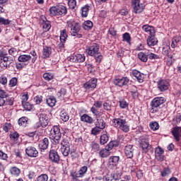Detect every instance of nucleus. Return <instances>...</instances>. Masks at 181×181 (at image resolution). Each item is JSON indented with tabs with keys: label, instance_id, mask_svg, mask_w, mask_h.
<instances>
[{
	"label": "nucleus",
	"instance_id": "42",
	"mask_svg": "<svg viewBox=\"0 0 181 181\" xmlns=\"http://www.w3.org/2000/svg\"><path fill=\"white\" fill-rule=\"evenodd\" d=\"M68 5L72 11L77 9V1H76V0H69Z\"/></svg>",
	"mask_w": 181,
	"mask_h": 181
},
{
	"label": "nucleus",
	"instance_id": "52",
	"mask_svg": "<svg viewBox=\"0 0 181 181\" xmlns=\"http://www.w3.org/2000/svg\"><path fill=\"white\" fill-rule=\"evenodd\" d=\"M119 107L122 110H125V108H128V105H129V103L127 102L125 100H122L119 101Z\"/></svg>",
	"mask_w": 181,
	"mask_h": 181
},
{
	"label": "nucleus",
	"instance_id": "23",
	"mask_svg": "<svg viewBox=\"0 0 181 181\" xmlns=\"http://www.w3.org/2000/svg\"><path fill=\"white\" fill-rule=\"evenodd\" d=\"M143 30L146 33H149V36H154L155 35V28L153 26H151L149 25H144L142 26Z\"/></svg>",
	"mask_w": 181,
	"mask_h": 181
},
{
	"label": "nucleus",
	"instance_id": "36",
	"mask_svg": "<svg viewBox=\"0 0 181 181\" xmlns=\"http://www.w3.org/2000/svg\"><path fill=\"white\" fill-rule=\"evenodd\" d=\"M60 42H66L67 40V37H69V35H67V30H62L60 32Z\"/></svg>",
	"mask_w": 181,
	"mask_h": 181
},
{
	"label": "nucleus",
	"instance_id": "50",
	"mask_svg": "<svg viewBox=\"0 0 181 181\" xmlns=\"http://www.w3.org/2000/svg\"><path fill=\"white\" fill-rule=\"evenodd\" d=\"M13 103H15V98L13 97H6L5 100L6 105H13Z\"/></svg>",
	"mask_w": 181,
	"mask_h": 181
},
{
	"label": "nucleus",
	"instance_id": "55",
	"mask_svg": "<svg viewBox=\"0 0 181 181\" xmlns=\"http://www.w3.org/2000/svg\"><path fill=\"white\" fill-rule=\"evenodd\" d=\"M108 142V135L103 134L100 136V144L101 145H105Z\"/></svg>",
	"mask_w": 181,
	"mask_h": 181
},
{
	"label": "nucleus",
	"instance_id": "24",
	"mask_svg": "<svg viewBox=\"0 0 181 181\" xmlns=\"http://www.w3.org/2000/svg\"><path fill=\"white\" fill-rule=\"evenodd\" d=\"M52 54V47L45 46L43 47L42 49V56L45 59H47L48 57H50V55Z\"/></svg>",
	"mask_w": 181,
	"mask_h": 181
},
{
	"label": "nucleus",
	"instance_id": "4",
	"mask_svg": "<svg viewBox=\"0 0 181 181\" xmlns=\"http://www.w3.org/2000/svg\"><path fill=\"white\" fill-rule=\"evenodd\" d=\"M113 125L117 129H121L123 132H129V124L127 120L121 118L113 119L112 120Z\"/></svg>",
	"mask_w": 181,
	"mask_h": 181
},
{
	"label": "nucleus",
	"instance_id": "64",
	"mask_svg": "<svg viewBox=\"0 0 181 181\" xmlns=\"http://www.w3.org/2000/svg\"><path fill=\"white\" fill-rule=\"evenodd\" d=\"M18 84V78H12L9 81V86L10 87H15Z\"/></svg>",
	"mask_w": 181,
	"mask_h": 181
},
{
	"label": "nucleus",
	"instance_id": "63",
	"mask_svg": "<svg viewBox=\"0 0 181 181\" xmlns=\"http://www.w3.org/2000/svg\"><path fill=\"white\" fill-rule=\"evenodd\" d=\"M101 132V128L96 126L95 127L93 128L91 130V133L93 135H98Z\"/></svg>",
	"mask_w": 181,
	"mask_h": 181
},
{
	"label": "nucleus",
	"instance_id": "39",
	"mask_svg": "<svg viewBox=\"0 0 181 181\" xmlns=\"http://www.w3.org/2000/svg\"><path fill=\"white\" fill-rule=\"evenodd\" d=\"M10 173L13 175V176H19L21 175V169L16 167H12L10 169Z\"/></svg>",
	"mask_w": 181,
	"mask_h": 181
},
{
	"label": "nucleus",
	"instance_id": "32",
	"mask_svg": "<svg viewBox=\"0 0 181 181\" xmlns=\"http://www.w3.org/2000/svg\"><path fill=\"white\" fill-rule=\"evenodd\" d=\"M42 77L46 81H50L54 78V74L52 72H46L43 74Z\"/></svg>",
	"mask_w": 181,
	"mask_h": 181
},
{
	"label": "nucleus",
	"instance_id": "18",
	"mask_svg": "<svg viewBox=\"0 0 181 181\" xmlns=\"http://www.w3.org/2000/svg\"><path fill=\"white\" fill-rule=\"evenodd\" d=\"M119 163V156H110L108 159V165L110 168H117Z\"/></svg>",
	"mask_w": 181,
	"mask_h": 181
},
{
	"label": "nucleus",
	"instance_id": "30",
	"mask_svg": "<svg viewBox=\"0 0 181 181\" xmlns=\"http://www.w3.org/2000/svg\"><path fill=\"white\" fill-rule=\"evenodd\" d=\"M13 126L11 123V122H5L2 126V129L4 132H9V131L12 130Z\"/></svg>",
	"mask_w": 181,
	"mask_h": 181
},
{
	"label": "nucleus",
	"instance_id": "53",
	"mask_svg": "<svg viewBox=\"0 0 181 181\" xmlns=\"http://www.w3.org/2000/svg\"><path fill=\"white\" fill-rule=\"evenodd\" d=\"M61 148H67L70 146V142L66 139H63L60 143Z\"/></svg>",
	"mask_w": 181,
	"mask_h": 181
},
{
	"label": "nucleus",
	"instance_id": "35",
	"mask_svg": "<svg viewBox=\"0 0 181 181\" xmlns=\"http://www.w3.org/2000/svg\"><path fill=\"white\" fill-rule=\"evenodd\" d=\"M60 117H61V119H62L64 122H67V121H69L70 118V117L69 116V114H67V112H65L64 110L60 112Z\"/></svg>",
	"mask_w": 181,
	"mask_h": 181
},
{
	"label": "nucleus",
	"instance_id": "57",
	"mask_svg": "<svg viewBox=\"0 0 181 181\" xmlns=\"http://www.w3.org/2000/svg\"><path fill=\"white\" fill-rule=\"evenodd\" d=\"M10 138L13 141H18V139H19V133L18 132L11 133Z\"/></svg>",
	"mask_w": 181,
	"mask_h": 181
},
{
	"label": "nucleus",
	"instance_id": "59",
	"mask_svg": "<svg viewBox=\"0 0 181 181\" xmlns=\"http://www.w3.org/2000/svg\"><path fill=\"white\" fill-rule=\"evenodd\" d=\"M22 105L25 111H30L32 110V105L29 102H24Z\"/></svg>",
	"mask_w": 181,
	"mask_h": 181
},
{
	"label": "nucleus",
	"instance_id": "2",
	"mask_svg": "<svg viewBox=\"0 0 181 181\" xmlns=\"http://www.w3.org/2000/svg\"><path fill=\"white\" fill-rule=\"evenodd\" d=\"M140 148L142 149L143 153H148L149 151L153 152L152 145L149 144V136L143 135L139 138L138 140Z\"/></svg>",
	"mask_w": 181,
	"mask_h": 181
},
{
	"label": "nucleus",
	"instance_id": "62",
	"mask_svg": "<svg viewBox=\"0 0 181 181\" xmlns=\"http://www.w3.org/2000/svg\"><path fill=\"white\" fill-rule=\"evenodd\" d=\"M11 23V21L9 19H5L4 17H0V25H9Z\"/></svg>",
	"mask_w": 181,
	"mask_h": 181
},
{
	"label": "nucleus",
	"instance_id": "16",
	"mask_svg": "<svg viewBox=\"0 0 181 181\" xmlns=\"http://www.w3.org/2000/svg\"><path fill=\"white\" fill-rule=\"evenodd\" d=\"M163 153H165V151H163L162 148L159 146L156 148L155 156L156 159L159 162H163V160H165V156Z\"/></svg>",
	"mask_w": 181,
	"mask_h": 181
},
{
	"label": "nucleus",
	"instance_id": "27",
	"mask_svg": "<svg viewBox=\"0 0 181 181\" xmlns=\"http://www.w3.org/2000/svg\"><path fill=\"white\" fill-rule=\"evenodd\" d=\"M81 121L82 122H86V124H93V117H90L87 114H83L82 116H81Z\"/></svg>",
	"mask_w": 181,
	"mask_h": 181
},
{
	"label": "nucleus",
	"instance_id": "34",
	"mask_svg": "<svg viewBox=\"0 0 181 181\" xmlns=\"http://www.w3.org/2000/svg\"><path fill=\"white\" fill-rule=\"evenodd\" d=\"M81 11L82 18H87L88 15V11H90V6L85 5L81 8Z\"/></svg>",
	"mask_w": 181,
	"mask_h": 181
},
{
	"label": "nucleus",
	"instance_id": "19",
	"mask_svg": "<svg viewBox=\"0 0 181 181\" xmlns=\"http://www.w3.org/2000/svg\"><path fill=\"white\" fill-rule=\"evenodd\" d=\"M132 76H134L139 83H144V78H145V75L144 74L141 73L139 71L136 69H133L132 71Z\"/></svg>",
	"mask_w": 181,
	"mask_h": 181
},
{
	"label": "nucleus",
	"instance_id": "13",
	"mask_svg": "<svg viewBox=\"0 0 181 181\" xmlns=\"http://www.w3.org/2000/svg\"><path fill=\"white\" fill-rule=\"evenodd\" d=\"M25 153L30 158H37L39 151L34 146H28L25 148Z\"/></svg>",
	"mask_w": 181,
	"mask_h": 181
},
{
	"label": "nucleus",
	"instance_id": "20",
	"mask_svg": "<svg viewBox=\"0 0 181 181\" xmlns=\"http://www.w3.org/2000/svg\"><path fill=\"white\" fill-rule=\"evenodd\" d=\"M39 121L42 128H46V126L49 125V117L46 114H40Z\"/></svg>",
	"mask_w": 181,
	"mask_h": 181
},
{
	"label": "nucleus",
	"instance_id": "15",
	"mask_svg": "<svg viewBox=\"0 0 181 181\" xmlns=\"http://www.w3.org/2000/svg\"><path fill=\"white\" fill-rule=\"evenodd\" d=\"M172 135L175 142H179L181 139V127H175L171 131Z\"/></svg>",
	"mask_w": 181,
	"mask_h": 181
},
{
	"label": "nucleus",
	"instance_id": "1",
	"mask_svg": "<svg viewBox=\"0 0 181 181\" xmlns=\"http://www.w3.org/2000/svg\"><path fill=\"white\" fill-rule=\"evenodd\" d=\"M67 28L69 30V33L71 36L74 37H77L78 39H81L83 37V35L80 33L81 30V25L80 23L76 22L74 20H69L66 22Z\"/></svg>",
	"mask_w": 181,
	"mask_h": 181
},
{
	"label": "nucleus",
	"instance_id": "14",
	"mask_svg": "<svg viewBox=\"0 0 181 181\" xmlns=\"http://www.w3.org/2000/svg\"><path fill=\"white\" fill-rule=\"evenodd\" d=\"M49 158V160H51V162L53 163H59V162H60V156L56 150H50Z\"/></svg>",
	"mask_w": 181,
	"mask_h": 181
},
{
	"label": "nucleus",
	"instance_id": "21",
	"mask_svg": "<svg viewBox=\"0 0 181 181\" xmlns=\"http://www.w3.org/2000/svg\"><path fill=\"white\" fill-rule=\"evenodd\" d=\"M38 148L40 149L41 152L45 151L49 148V139L45 137L42 140L39 141Z\"/></svg>",
	"mask_w": 181,
	"mask_h": 181
},
{
	"label": "nucleus",
	"instance_id": "56",
	"mask_svg": "<svg viewBox=\"0 0 181 181\" xmlns=\"http://www.w3.org/2000/svg\"><path fill=\"white\" fill-rule=\"evenodd\" d=\"M87 170H88V168H87L86 165L81 168V169L78 170L79 175H81V177H83L84 175L87 173Z\"/></svg>",
	"mask_w": 181,
	"mask_h": 181
},
{
	"label": "nucleus",
	"instance_id": "3",
	"mask_svg": "<svg viewBox=\"0 0 181 181\" xmlns=\"http://www.w3.org/2000/svg\"><path fill=\"white\" fill-rule=\"evenodd\" d=\"M166 103V98L163 97L154 98L151 102L150 112L151 114H155L160 110V106Z\"/></svg>",
	"mask_w": 181,
	"mask_h": 181
},
{
	"label": "nucleus",
	"instance_id": "11",
	"mask_svg": "<svg viewBox=\"0 0 181 181\" xmlns=\"http://www.w3.org/2000/svg\"><path fill=\"white\" fill-rule=\"evenodd\" d=\"M97 87V79L92 78L83 84V88L86 91H93Z\"/></svg>",
	"mask_w": 181,
	"mask_h": 181
},
{
	"label": "nucleus",
	"instance_id": "54",
	"mask_svg": "<svg viewBox=\"0 0 181 181\" xmlns=\"http://www.w3.org/2000/svg\"><path fill=\"white\" fill-rule=\"evenodd\" d=\"M147 57H148L150 60H156L159 59V55L152 52H147Z\"/></svg>",
	"mask_w": 181,
	"mask_h": 181
},
{
	"label": "nucleus",
	"instance_id": "17",
	"mask_svg": "<svg viewBox=\"0 0 181 181\" xmlns=\"http://www.w3.org/2000/svg\"><path fill=\"white\" fill-rule=\"evenodd\" d=\"M124 153L127 159H132V158H134V146L127 144L124 147Z\"/></svg>",
	"mask_w": 181,
	"mask_h": 181
},
{
	"label": "nucleus",
	"instance_id": "49",
	"mask_svg": "<svg viewBox=\"0 0 181 181\" xmlns=\"http://www.w3.org/2000/svg\"><path fill=\"white\" fill-rule=\"evenodd\" d=\"M170 52V47L169 45H165L163 47L162 53L164 56H168L169 57V53Z\"/></svg>",
	"mask_w": 181,
	"mask_h": 181
},
{
	"label": "nucleus",
	"instance_id": "10",
	"mask_svg": "<svg viewBox=\"0 0 181 181\" xmlns=\"http://www.w3.org/2000/svg\"><path fill=\"white\" fill-rule=\"evenodd\" d=\"M68 60L71 63H84L86 62V56L81 54H74L68 57Z\"/></svg>",
	"mask_w": 181,
	"mask_h": 181
},
{
	"label": "nucleus",
	"instance_id": "43",
	"mask_svg": "<svg viewBox=\"0 0 181 181\" xmlns=\"http://www.w3.org/2000/svg\"><path fill=\"white\" fill-rule=\"evenodd\" d=\"M93 57L95 58V63H97V64H100L104 59V56H103L101 52H99V54H97L96 55H93Z\"/></svg>",
	"mask_w": 181,
	"mask_h": 181
},
{
	"label": "nucleus",
	"instance_id": "31",
	"mask_svg": "<svg viewBox=\"0 0 181 181\" xmlns=\"http://www.w3.org/2000/svg\"><path fill=\"white\" fill-rule=\"evenodd\" d=\"M93 24L91 21H86L83 22L82 27L85 30H91L93 29Z\"/></svg>",
	"mask_w": 181,
	"mask_h": 181
},
{
	"label": "nucleus",
	"instance_id": "22",
	"mask_svg": "<svg viewBox=\"0 0 181 181\" xmlns=\"http://www.w3.org/2000/svg\"><path fill=\"white\" fill-rule=\"evenodd\" d=\"M18 60L20 63H29L32 60V56L29 54H21L18 57Z\"/></svg>",
	"mask_w": 181,
	"mask_h": 181
},
{
	"label": "nucleus",
	"instance_id": "38",
	"mask_svg": "<svg viewBox=\"0 0 181 181\" xmlns=\"http://www.w3.org/2000/svg\"><path fill=\"white\" fill-rule=\"evenodd\" d=\"M42 25L45 32H47L50 29V28H52V25H50V21L47 20L46 21L43 20Z\"/></svg>",
	"mask_w": 181,
	"mask_h": 181
},
{
	"label": "nucleus",
	"instance_id": "51",
	"mask_svg": "<svg viewBox=\"0 0 181 181\" xmlns=\"http://www.w3.org/2000/svg\"><path fill=\"white\" fill-rule=\"evenodd\" d=\"M61 152L64 156L70 155V146L69 147H61Z\"/></svg>",
	"mask_w": 181,
	"mask_h": 181
},
{
	"label": "nucleus",
	"instance_id": "28",
	"mask_svg": "<svg viewBox=\"0 0 181 181\" xmlns=\"http://www.w3.org/2000/svg\"><path fill=\"white\" fill-rule=\"evenodd\" d=\"M96 120L95 126L98 127V128H100V129H104L105 128V121H104V119H103V117L99 119L98 117H96Z\"/></svg>",
	"mask_w": 181,
	"mask_h": 181
},
{
	"label": "nucleus",
	"instance_id": "58",
	"mask_svg": "<svg viewBox=\"0 0 181 181\" xmlns=\"http://www.w3.org/2000/svg\"><path fill=\"white\" fill-rule=\"evenodd\" d=\"M161 176L163 177H165L169 175H170V169H169L168 168H165L161 172Z\"/></svg>",
	"mask_w": 181,
	"mask_h": 181
},
{
	"label": "nucleus",
	"instance_id": "8",
	"mask_svg": "<svg viewBox=\"0 0 181 181\" xmlns=\"http://www.w3.org/2000/svg\"><path fill=\"white\" fill-rule=\"evenodd\" d=\"M170 86V83H169V81H168V79H160L157 82V88L161 93H164V91L169 90Z\"/></svg>",
	"mask_w": 181,
	"mask_h": 181
},
{
	"label": "nucleus",
	"instance_id": "26",
	"mask_svg": "<svg viewBox=\"0 0 181 181\" xmlns=\"http://www.w3.org/2000/svg\"><path fill=\"white\" fill-rule=\"evenodd\" d=\"M158 44V40L155 38L154 35H149L147 39V45L148 46H155Z\"/></svg>",
	"mask_w": 181,
	"mask_h": 181
},
{
	"label": "nucleus",
	"instance_id": "46",
	"mask_svg": "<svg viewBox=\"0 0 181 181\" xmlns=\"http://www.w3.org/2000/svg\"><path fill=\"white\" fill-rule=\"evenodd\" d=\"M149 127L152 131H158L159 129V123L158 122H151L149 124Z\"/></svg>",
	"mask_w": 181,
	"mask_h": 181
},
{
	"label": "nucleus",
	"instance_id": "12",
	"mask_svg": "<svg viewBox=\"0 0 181 181\" xmlns=\"http://www.w3.org/2000/svg\"><path fill=\"white\" fill-rule=\"evenodd\" d=\"M114 84L118 86V87H124V86L129 84V78L127 76L115 78L114 80Z\"/></svg>",
	"mask_w": 181,
	"mask_h": 181
},
{
	"label": "nucleus",
	"instance_id": "37",
	"mask_svg": "<svg viewBox=\"0 0 181 181\" xmlns=\"http://www.w3.org/2000/svg\"><path fill=\"white\" fill-rule=\"evenodd\" d=\"M181 37L180 36H175L172 39V42H171V47L172 49H175L177 46V43L180 42Z\"/></svg>",
	"mask_w": 181,
	"mask_h": 181
},
{
	"label": "nucleus",
	"instance_id": "25",
	"mask_svg": "<svg viewBox=\"0 0 181 181\" xmlns=\"http://www.w3.org/2000/svg\"><path fill=\"white\" fill-rule=\"evenodd\" d=\"M8 62H9L8 54L5 51L0 50V63H8Z\"/></svg>",
	"mask_w": 181,
	"mask_h": 181
},
{
	"label": "nucleus",
	"instance_id": "41",
	"mask_svg": "<svg viewBox=\"0 0 181 181\" xmlns=\"http://www.w3.org/2000/svg\"><path fill=\"white\" fill-rule=\"evenodd\" d=\"M113 181L121 180L122 173L121 171H116L114 174H111Z\"/></svg>",
	"mask_w": 181,
	"mask_h": 181
},
{
	"label": "nucleus",
	"instance_id": "45",
	"mask_svg": "<svg viewBox=\"0 0 181 181\" xmlns=\"http://www.w3.org/2000/svg\"><path fill=\"white\" fill-rule=\"evenodd\" d=\"M18 125L21 127H26L28 125V117H23L18 119Z\"/></svg>",
	"mask_w": 181,
	"mask_h": 181
},
{
	"label": "nucleus",
	"instance_id": "48",
	"mask_svg": "<svg viewBox=\"0 0 181 181\" xmlns=\"http://www.w3.org/2000/svg\"><path fill=\"white\" fill-rule=\"evenodd\" d=\"M110 152L105 148L100 150L99 152V156L100 158H107V156H110Z\"/></svg>",
	"mask_w": 181,
	"mask_h": 181
},
{
	"label": "nucleus",
	"instance_id": "33",
	"mask_svg": "<svg viewBox=\"0 0 181 181\" xmlns=\"http://www.w3.org/2000/svg\"><path fill=\"white\" fill-rule=\"evenodd\" d=\"M57 102V101L56 100V98H54V96H49L47 99V105H49V107H54V105H56Z\"/></svg>",
	"mask_w": 181,
	"mask_h": 181
},
{
	"label": "nucleus",
	"instance_id": "61",
	"mask_svg": "<svg viewBox=\"0 0 181 181\" xmlns=\"http://www.w3.org/2000/svg\"><path fill=\"white\" fill-rule=\"evenodd\" d=\"M48 180H49V177L46 174H42L40 176H38L37 178V181H47Z\"/></svg>",
	"mask_w": 181,
	"mask_h": 181
},
{
	"label": "nucleus",
	"instance_id": "47",
	"mask_svg": "<svg viewBox=\"0 0 181 181\" xmlns=\"http://www.w3.org/2000/svg\"><path fill=\"white\" fill-rule=\"evenodd\" d=\"M123 42H127L129 45H131V35L128 33H125L122 35Z\"/></svg>",
	"mask_w": 181,
	"mask_h": 181
},
{
	"label": "nucleus",
	"instance_id": "5",
	"mask_svg": "<svg viewBox=\"0 0 181 181\" xmlns=\"http://www.w3.org/2000/svg\"><path fill=\"white\" fill-rule=\"evenodd\" d=\"M49 138L53 141L54 145L60 144V139H62L60 126L56 125L53 127L49 134Z\"/></svg>",
	"mask_w": 181,
	"mask_h": 181
},
{
	"label": "nucleus",
	"instance_id": "44",
	"mask_svg": "<svg viewBox=\"0 0 181 181\" xmlns=\"http://www.w3.org/2000/svg\"><path fill=\"white\" fill-rule=\"evenodd\" d=\"M70 176L74 181H77L78 177H82L81 175H80V173H78V171L77 173L74 170L71 171Z\"/></svg>",
	"mask_w": 181,
	"mask_h": 181
},
{
	"label": "nucleus",
	"instance_id": "7",
	"mask_svg": "<svg viewBox=\"0 0 181 181\" xmlns=\"http://www.w3.org/2000/svg\"><path fill=\"white\" fill-rule=\"evenodd\" d=\"M132 6L135 13H141L145 9V5L141 4V0H132Z\"/></svg>",
	"mask_w": 181,
	"mask_h": 181
},
{
	"label": "nucleus",
	"instance_id": "9",
	"mask_svg": "<svg viewBox=\"0 0 181 181\" xmlns=\"http://www.w3.org/2000/svg\"><path fill=\"white\" fill-rule=\"evenodd\" d=\"M86 53L88 56H96L100 53V45L93 43L86 49Z\"/></svg>",
	"mask_w": 181,
	"mask_h": 181
},
{
	"label": "nucleus",
	"instance_id": "40",
	"mask_svg": "<svg viewBox=\"0 0 181 181\" xmlns=\"http://www.w3.org/2000/svg\"><path fill=\"white\" fill-rule=\"evenodd\" d=\"M90 148L92 152H98V151H100V144H97L95 141H92Z\"/></svg>",
	"mask_w": 181,
	"mask_h": 181
},
{
	"label": "nucleus",
	"instance_id": "6",
	"mask_svg": "<svg viewBox=\"0 0 181 181\" xmlns=\"http://www.w3.org/2000/svg\"><path fill=\"white\" fill-rule=\"evenodd\" d=\"M49 13L51 16H62L66 15L67 8L63 5H58L49 8Z\"/></svg>",
	"mask_w": 181,
	"mask_h": 181
},
{
	"label": "nucleus",
	"instance_id": "60",
	"mask_svg": "<svg viewBox=\"0 0 181 181\" xmlns=\"http://www.w3.org/2000/svg\"><path fill=\"white\" fill-rule=\"evenodd\" d=\"M66 94H67V90L64 88H62L58 91L57 95V97H64Z\"/></svg>",
	"mask_w": 181,
	"mask_h": 181
},
{
	"label": "nucleus",
	"instance_id": "29",
	"mask_svg": "<svg viewBox=\"0 0 181 181\" xmlns=\"http://www.w3.org/2000/svg\"><path fill=\"white\" fill-rule=\"evenodd\" d=\"M138 59L143 63L148 62V52H139L137 54Z\"/></svg>",
	"mask_w": 181,
	"mask_h": 181
}]
</instances>
